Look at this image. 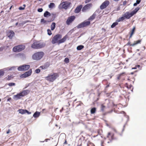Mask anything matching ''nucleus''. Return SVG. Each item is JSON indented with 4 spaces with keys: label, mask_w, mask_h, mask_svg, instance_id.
Returning <instances> with one entry per match:
<instances>
[{
    "label": "nucleus",
    "mask_w": 146,
    "mask_h": 146,
    "mask_svg": "<svg viewBox=\"0 0 146 146\" xmlns=\"http://www.w3.org/2000/svg\"><path fill=\"white\" fill-rule=\"evenodd\" d=\"M62 37V35L60 34H57L54 36L52 38L51 42L52 44H55L57 43L60 44L66 41L67 39L68 38V35H66L60 39Z\"/></svg>",
    "instance_id": "nucleus-1"
},
{
    "label": "nucleus",
    "mask_w": 146,
    "mask_h": 146,
    "mask_svg": "<svg viewBox=\"0 0 146 146\" xmlns=\"http://www.w3.org/2000/svg\"><path fill=\"white\" fill-rule=\"evenodd\" d=\"M59 76L58 74L56 73L53 72L49 74L45 78L46 80L50 82H53Z\"/></svg>",
    "instance_id": "nucleus-2"
},
{
    "label": "nucleus",
    "mask_w": 146,
    "mask_h": 146,
    "mask_svg": "<svg viewBox=\"0 0 146 146\" xmlns=\"http://www.w3.org/2000/svg\"><path fill=\"white\" fill-rule=\"evenodd\" d=\"M44 55V53L42 51H39L34 53L32 56V59L35 60H38L42 59Z\"/></svg>",
    "instance_id": "nucleus-3"
},
{
    "label": "nucleus",
    "mask_w": 146,
    "mask_h": 146,
    "mask_svg": "<svg viewBox=\"0 0 146 146\" xmlns=\"http://www.w3.org/2000/svg\"><path fill=\"white\" fill-rule=\"evenodd\" d=\"M25 46L24 45H19L14 47L13 48V51L15 52H18L24 50Z\"/></svg>",
    "instance_id": "nucleus-4"
},
{
    "label": "nucleus",
    "mask_w": 146,
    "mask_h": 146,
    "mask_svg": "<svg viewBox=\"0 0 146 146\" xmlns=\"http://www.w3.org/2000/svg\"><path fill=\"white\" fill-rule=\"evenodd\" d=\"M45 46V44L44 43H40L36 42H34L31 45V47L34 49H38L42 48Z\"/></svg>",
    "instance_id": "nucleus-5"
},
{
    "label": "nucleus",
    "mask_w": 146,
    "mask_h": 146,
    "mask_svg": "<svg viewBox=\"0 0 146 146\" xmlns=\"http://www.w3.org/2000/svg\"><path fill=\"white\" fill-rule=\"evenodd\" d=\"M65 0H62L60 5L62 8L65 9H67L69 7L71 4V3L68 1H64Z\"/></svg>",
    "instance_id": "nucleus-6"
},
{
    "label": "nucleus",
    "mask_w": 146,
    "mask_h": 146,
    "mask_svg": "<svg viewBox=\"0 0 146 146\" xmlns=\"http://www.w3.org/2000/svg\"><path fill=\"white\" fill-rule=\"evenodd\" d=\"M90 24V21H84L83 22L80 23L77 26V28H80L84 27L89 25Z\"/></svg>",
    "instance_id": "nucleus-7"
},
{
    "label": "nucleus",
    "mask_w": 146,
    "mask_h": 146,
    "mask_svg": "<svg viewBox=\"0 0 146 146\" xmlns=\"http://www.w3.org/2000/svg\"><path fill=\"white\" fill-rule=\"evenodd\" d=\"M30 67V66L28 65H23L20 66L18 68V70L21 71H25L27 70Z\"/></svg>",
    "instance_id": "nucleus-8"
},
{
    "label": "nucleus",
    "mask_w": 146,
    "mask_h": 146,
    "mask_svg": "<svg viewBox=\"0 0 146 146\" xmlns=\"http://www.w3.org/2000/svg\"><path fill=\"white\" fill-rule=\"evenodd\" d=\"M110 2L108 0H106L100 5V8L101 9H103L106 8L109 4Z\"/></svg>",
    "instance_id": "nucleus-9"
},
{
    "label": "nucleus",
    "mask_w": 146,
    "mask_h": 146,
    "mask_svg": "<svg viewBox=\"0 0 146 146\" xmlns=\"http://www.w3.org/2000/svg\"><path fill=\"white\" fill-rule=\"evenodd\" d=\"M75 19V17L74 16H72L68 18L66 21V23L67 25H69L72 22H73Z\"/></svg>",
    "instance_id": "nucleus-10"
},
{
    "label": "nucleus",
    "mask_w": 146,
    "mask_h": 146,
    "mask_svg": "<svg viewBox=\"0 0 146 146\" xmlns=\"http://www.w3.org/2000/svg\"><path fill=\"white\" fill-rule=\"evenodd\" d=\"M92 6L91 3H89L86 4L84 6L82 9V11L83 12H85L87 10L90 8Z\"/></svg>",
    "instance_id": "nucleus-11"
},
{
    "label": "nucleus",
    "mask_w": 146,
    "mask_h": 146,
    "mask_svg": "<svg viewBox=\"0 0 146 146\" xmlns=\"http://www.w3.org/2000/svg\"><path fill=\"white\" fill-rule=\"evenodd\" d=\"M114 134L111 132H109L108 133L107 137L111 141L113 139Z\"/></svg>",
    "instance_id": "nucleus-12"
},
{
    "label": "nucleus",
    "mask_w": 146,
    "mask_h": 146,
    "mask_svg": "<svg viewBox=\"0 0 146 146\" xmlns=\"http://www.w3.org/2000/svg\"><path fill=\"white\" fill-rule=\"evenodd\" d=\"M125 19H130L131 17L133 16L131 13H129V12H127L125 13L123 15Z\"/></svg>",
    "instance_id": "nucleus-13"
},
{
    "label": "nucleus",
    "mask_w": 146,
    "mask_h": 146,
    "mask_svg": "<svg viewBox=\"0 0 146 146\" xmlns=\"http://www.w3.org/2000/svg\"><path fill=\"white\" fill-rule=\"evenodd\" d=\"M32 73V70L30 69L27 72H26L24 74L21 75L22 77L23 78H26L30 76Z\"/></svg>",
    "instance_id": "nucleus-14"
},
{
    "label": "nucleus",
    "mask_w": 146,
    "mask_h": 146,
    "mask_svg": "<svg viewBox=\"0 0 146 146\" xmlns=\"http://www.w3.org/2000/svg\"><path fill=\"white\" fill-rule=\"evenodd\" d=\"M14 35L15 33L12 30L9 31L7 33V36L11 39L12 38Z\"/></svg>",
    "instance_id": "nucleus-15"
},
{
    "label": "nucleus",
    "mask_w": 146,
    "mask_h": 146,
    "mask_svg": "<svg viewBox=\"0 0 146 146\" xmlns=\"http://www.w3.org/2000/svg\"><path fill=\"white\" fill-rule=\"evenodd\" d=\"M82 8V5H80L77 6L74 10V12L75 13H78L81 11V9Z\"/></svg>",
    "instance_id": "nucleus-16"
},
{
    "label": "nucleus",
    "mask_w": 146,
    "mask_h": 146,
    "mask_svg": "<svg viewBox=\"0 0 146 146\" xmlns=\"http://www.w3.org/2000/svg\"><path fill=\"white\" fill-rule=\"evenodd\" d=\"M124 86L126 87L128 89H130L131 91H132L133 88L131 84L126 83L124 84Z\"/></svg>",
    "instance_id": "nucleus-17"
},
{
    "label": "nucleus",
    "mask_w": 146,
    "mask_h": 146,
    "mask_svg": "<svg viewBox=\"0 0 146 146\" xmlns=\"http://www.w3.org/2000/svg\"><path fill=\"white\" fill-rule=\"evenodd\" d=\"M30 92V91L29 90H26L23 91L22 92H21L23 96H26Z\"/></svg>",
    "instance_id": "nucleus-18"
},
{
    "label": "nucleus",
    "mask_w": 146,
    "mask_h": 146,
    "mask_svg": "<svg viewBox=\"0 0 146 146\" xmlns=\"http://www.w3.org/2000/svg\"><path fill=\"white\" fill-rule=\"evenodd\" d=\"M96 14L95 13H94L88 19V20L90 21H92L94 19H95V18L96 17Z\"/></svg>",
    "instance_id": "nucleus-19"
},
{
    "label": "nucleus",
    "mask_w": 146,
    "mask_h": 146,
    "mask_svg": "<svg viewBox=\"0 0 146 146\" xmlns=\"http://www.w3.org/2000/svg\"><path fill=\"white\" fill-rule=\"evenodd\" d=\"M50 64H46L40 67L42 69H46L49 67Z\"/></svg>",
    "instance_id": "nucleus-20"
},
{
    "label": "nucleus",
    "mask_w": 146,
    "mask_h": 146,
    "mask_svg": "<svg viewBox=\"0 0 146 146\" xmlns=\"http://www.w3.org/2000/svg\"><path fill=\"white\" fill-rule=\"evenodd\" d=\"M140 8L139 7H136L133 11H132L131 13L133 16L139 10Z\"/></svg>",
    "instance_id": "nucleus-21"
},
{
    "label": "nucleus",
    "mask_w": 146,
    "mask_h": 146,
    "mask_svg": "<svg viewBox=\"0 0 146 146\" xmlns=\"http://www.w3.org/2000/svg\"><path fill=\"white\" fill-rule=\"evenodd\" d=\"M40 115V112L38 111H36L33 115V117L35 118H37L39 117Z\"/></svg>",
    "instance_id": "nucleus-22"
},
{
    "label": "nucleus",
    "mask_w": 146,
    "mask_h": 146,
    "mask_svg": "<svg viewBox=\"0 0 146 146\" xmlns=\"http://www.w3.org/2000/svg\"><path fill=\"white\" fill-rule=\"evenodd\" d=\"M141 40H139L137 41H135L134 42V43L132 44L131 45L133 46H134L136 45H137L138 44H140L141 42Z\"/></svg>",
    "instance_id": "nucleus-23"
},
{
    "label": "nucleus",
    "mask_w": 146,
    "mask_h": 146,
    "mask_svg": "<svg viewBox=\"0 0 146 146\" xmlns=\"http://www.w3.org/2000/svg\"><path fill=\"white\" fill-rule=\"evenodd\" d=\"M14 96L17 100L20 99L21 98V97L23 96L22 94L21 93H20L19 94H18L16 95H15Z\"/></svg>",
    "instance_id": "nucleus-24"
},
{
    "label": "nucleus",
    "mask_w": 146,
    "mask_h": 146,
    "mask_svg": "<svg viewBox=\"0 0 146 146\" xmlns=\"http://www.w3.org/2000/svg\"><path fill=\"white\" fill-rule=\"evenodd\" d=\"M56 27V23L54 22H53L51 24L50 27L51 30L52 31Z\"/></svg>",
    "instance_id": "nucleus-25"
},
{
    "label": "nucleus",
    "mask_w": 146,
    "mask_h": 146,
    "mask_svg": "<svg viewBox=\"0 0 146 146\" xmlns=\"http://www.w3.org/2000/svg\"><path fill=\"white\" fill-rule=\"evenodd\" d=\"M125 19L124 16L123 15V16L121 17H119L118 19L116 20V21L117 22H120L121 21H123Z\"/></svg>",
    "instance_id": "nucleus-26"
},
{
    "label": "nucleus",
    "mask_w": 146,
    "mask_h": 146,
    "mask_svg": "<svg viewBox=\"0 0 146 146\" xmlns=\"http://www.w3.org/2000/svg\"><path fill=\"white\" fill-rule=\"evenodd\" d=\"M50 13L48 11H46L44 13V16L45 17H47L48 16H50Z\"/></svg>",
    "instance_id": "nucleus-27"
},
{
    "label": "nucleus",
    "mask_w": 146,
    "mask_h": 146,
    "mask_svg": "<svg viewBox=\"0 0 146 146\" xmlns=\"http://www.w3.org/2000/svg\"><path fill=\"white\" fill-rule=\"evenodd\" d=\"M25 110H23L22 109H19L18 111H19V113L23 114L25 113Z\"/></svg>",
    "instance_id": "nucleus-28"
},
{
    "label": "nucleus",
    "mask_w": 146,
    "mask_h": 146,
    "mask_svg": "<svg viewBox=\"0 0 146 146\" xmlns=\"http://www.w3.org/2000/svg\"><path fill=\"white\" fill-rule=\"evenodd\" d=\"M135 27H134L132 29V30H131V32L130 34V35L129 36V38H131L133 34L134 33L135 31Z\"/></svg>",
    "instance_id": "nucleus-29"
},
{
    "label": "nucleus",
    "mask_w": 146,
    "mask_h": 146,
    "mask_svg": "<svg viewBox=\"0 0 146 146\" xmlns=\"http://www.w3.org/2000/svg\"><path fill=\"white\" fill-rule=\"evenodd\" d=\"M96 111V109L95 108H93L91 109L90 110V112L91 114H94L95 113Z\"/></svg>",
    "instance_id": "nucleus-30"
},
{
    "label": "nucleus",
    "mask_w": 146,
    "mask_h": 146,
    "mask_svg": "<svg viewBox=\"0 0 146 146\" xmlns=\"http://www.w3.org/2000/svg\"><path fill=\"white\" fill-rule=\"evenodd\" d=\"M84 48V46L82 45L78 46L77 47V49L78 50H80Z\"/></svg>",
    "instance_id": "nucleus-31"
},
{
    "label": "nucleus",
    "mask_w": 146,
    "mask_h": 146,
    "mask_svg": "<svg viewBox=\"0 0 146 146\" xmlns=\"http://www.w3.org/2000/svg\"><path fill=\"white\" fill-rule=\"evenodd\" d=\"M118 22H116L114 23H113L112 24L111 26V28H113L114 27L116 26L118 24Z\"/></svg>",
    "instance_id": "nucleus-32"
},
{
    "label": "nucleus",
    "mask_w": 146,
    "mask_h": 146,
    "mask_svg": "<svg viewBox=\"0 0 146 146\" xmlns=\"http://www.w3.org/2000/svg\"><path fill=\"white\" fill-rule=\"evenodd\" d=\"M13 78V76L12 75L9 76L8 75L6 78V79L8 80H10L12 79Z\"/></svg>",
    "instance_id": "nucleus-33"
},
{
    "label": "nucleus",
    "mask_w": 146,
    "mask_h": 146,
    "mask_svg": "<svg viewBox=\"0 0 146 146\" xmlns=\"http://www.w3.org/2000/svg\"><path fill=\"white\" fill-rule=\"evenodd\" d=\"M55 6V4L54 3H51L49 5V7L50 8H52Z\"/></svg>",
    "instance_id": "nucleus-34"
},
{
    "label": "nucleus",
    "mask_w": 146,
    "mask_h": 146,
    "mask_svg": "<svg viewBox=\"0 0 146 146\" xmlns=\"http://www.w3.org/2000/svg\"><path fill=\"white\" fill-rule=\"evenodd\" d=\"M105 106L104 105V104H102L101 105V110L102 111H104V110L105 108Z\"/></svg>",
    "instance_id": "nucleus-35"
},
{
    "label": "nucleus",
    "mask_w": 146,
    "mask_h": 146,
    "mask_svg": "<svg viewBox=\"0 0 146 146\" xmlns=\"http://www.w3.org/2000/svg\"><path fill=\"white\" fill-rule=\"evenodd\" d=\"M125 73H122L120 74H119L117 77V79L118 80H119L121 78V76L123 75V74H124Z\"/></svg>",
    "instance_id": "nucleus-36"
},
{
    "label": "nucleus",
    "mask_w": 146,
    "mask_h": 146,
    "mask_svg": "<svg viewBox=\"0 0 146 146\" xmlns=\"http://www.w3.org/2000/svg\"><path fill=\"white\" fill-rule=\"evenodd\" d=\"M7 85L9 86H15V84L14 83L11 82L8 84Z\"/></svg>",
    "instance_id": "nucleus-37"
},
{
    "label": "nucleus",
    "mask_w": 146,
    "mask_h": 146,
    "mask_svg": "<svg viewBox=\"0 0 146 146\" xmlns=\"http://www.w3.org/2000/svg\"><path fill=\"white\" fill-rule=\"evenodd\" d=\"M87 146H95L94 144L92 143L89 142L87 143Z\"/></svg>",
    "instance_id": "nucleus-38"
},
{
    "label": "nucleus",
    "mask_w": 146,
    "mask_h": 146,
    "mask_svg": "<svg viewBox=\"0 0 146 146\" xmlns=\"http://www.w3.org/2000/svg\"><path fill=\"white\" fill-rule=\"evenodd\" d=\"M64 61L66 63H68L69 62V60L68 58H65Z\"/></svg>",
    "instance_id": "nucleus-39"
},
{
    "label": "nucleus",
    "mask_w": 146,
    "mask_h": 146,
    "mask_svg": "<svg viewBox=\"0 0 146 146\" xmlns=\"http://www.w3.org/2000/svg\"><path fill=\"white\" fill-rule=\"evenodd\" d=\"M48 34L49 35H50L52 34L51 31L50 29H48L47 30Z\"/></svg>",
    "instance_id": "nucleus-40"
},
{
    "label": "nucleus",
    "mask_w": 146,
    "mask_h": 146,
    "mask_svg": "<svg viewBox=\"0 0 146 146\" xmlns=\"http://www.w3.org/2000/svg\"><path fill=\"white\" fill-rule=\"evenodd\" d=\"M47 21L44 20V19H42L41 20V22L43 23H46Z\"/></svg>",
    "instance_id": "nucleus-41"
},
{
    "label": "nucleus",
    "mask_w": 146,
    "mask_h": 146,
    "mask_svg": "<svg viewBox=\"0 0 146 146\" xmlns=\"http://www.w3.org/2000/svg\"><path fill=\"white\" fill-rule=\"evenodd\" d=\"M35 72L36 73H38L40 72V70L39 69H37L35 70Z\"/></svg>",
    "instance_id": "nucleus-42"
},
{
    "label": "nucleus",
    "mask_w": 146,
    "mask_h": 146,
    "mask_svg": "<svg viewBox=\"0 0 146 146\" xmlns=\"http://www.w3.org/2000/svg\"><path fill=\"white\" fill-rule=\"evenodd\" d=\"M27 113L28 114H30L31 113V112L27 110H25V113Z\"/></svg>",
    "instance_id": "nucleus-43"
},
{
    "label": "nucleus",
    "mask_w": 146,
    "mask_h": 146,
    "mask_svg": "<svg viewBox=\"0 0 146 146\" xmlns=\"http://www.w3.org/2000/svg\"><path fill=\"white\" fill-rule=\"evenodd\" d=\"M43 11V9L42 8H39L38 9V12H42Z\"/></svg>",
    "instance_id": "nucleus-44"
},
{
    "label": "nucleus",
    "mask_w": 146,
    "mask_h": 146,
    "mask_svg": "<svg viewBox=\"0 0 146 146\" xmlns=\"http://www.w3.org/2000/svg\"><path fill=\"white\" fill-rule=\"evenodd\" d=\"M131 45H132V44H131V42L130 41H129L126 44V45H129L130 46H133Z\"/></svg>",
    "instance_id": "nucleus-45"
},
{
    "label": "nucleus",
    "mask_w": 146,
    "mask_h": 146,
    "mask_svg": "<svg viewBox=\"0 0 146 146\" xmlns=\"http://www.w3.org/2000/svg\"><path fill=\"white\" fill-rule=\"evenodd\" d=\"M127 3V1H125L123 2V5L124 6Z\"/></svg>",
    "instance_id": "nucleus-46"
},
{
    "label": "nucleus",
    "mask_w": 146,
    "mask_h": 146,
    "mask_svg": "<svg viewBox=\"0 0 146 146\" xmlns=\"http://www.w3.org/2000/svg\"><path fill=\"white\" fill-rule=\"evenodd\" d=\"M141 0H137L136 1V3H137L138 4H139L140 2H141Z\"/></svg>",
    "instance_id": "nucleus-47"
},
{
    "label": "nucleus",
    "mask_w": 146,
    "mask_h": 146,
    "mask_svg": "<svg viewBox=\"0 0 146 146\" xmlns=\"http://www.w3.org/2000/svg\"><path fill=\"white\" fill-rule=\"evenodd\" d=\"M19 9L20 10H23L24 9V8L22 7H19Z\"/></svg>",
    "instance_id": "nucleus-48"
},
{
    "label": "nucleus",
    "mask_w": 146,
    "mask_h": 146,
    "mask_svg": "<svg viewBox=\"0 0 146 146\" xmlns=\"http://www.w3.org/2000/svg\"><path fill=\"white\" fill-rule=\"evenodd\" d=\"M10 129H9L6 132V133L7 134H8L10 132Z\"/></svg>",
    "instance_id": "nucleus-49"
},
{
    "label": "nucleus",
    "mask_w": 146,
    "mask_h": 146,
    "mask_svg": "<svg viewBox=\"0 0 146 146\" xmlns=\"http://www.w3.org/2000/svg\"><path fill=\"white\" fill-rule=\"evenodd\" d=\"M137 3H135L133 4V6H136L137 5Z\"/></svg>",
    "instance_id": "nucleus-50"
},
{
    "label": "nucleus",
    "mask_w": 146,
    "mask_h": 146,
    "mask_svg": "<svg viewBox=\"0 0 146 146\" xmlns=\"http://www.w3.org/2000/svg\"><path fill=\"white\" fill-rule=\"evenodd\" d=\"M102 30L103 31H104V32H105L106 31V30L104 28H102Z\"/></svg>",
    "instance_id": "nucleus-51"
},
{
    "label": "nucleus",
    "mask_w": 146,
    "mask_h": 146,
    "mask_svg": "<svg viewBox=\"0 0 146 146\" xmlns=\"http://www.w3.org/2000/svg\"><path fill=\"white\" fill-rule=\"evenodd\" d=\"M50 139H45V141H46V142H47L48 141V140H49Z\"/></svg>",
    "instance_id": "nucleus-52"
},
{
    "label": "nucleus",
    "mask_w": 146,
    "mask_h": 146,
    "mask_svg": "<svg viewBox=\"0 0 146 146\" xmlns=\"http://www.w3.org/2000/svg\"><path fill=\"white\" fill-rule=\"evenodd\" d=\"M89 1H88L87 0H86L85 1V3H87L89 2Z\"/></svg>",
    "instance_id": "nucleus-53"
},
{
    "label": "nucleus",
    "mask_w": 146,
    "mask_h": 146,
    "mask_svg": "<svg viewBox=\"0 0 146 146\" xmlns=\"http://www.w3.org/2000/svg\"><path fill=\"white\" fill-rule=\"evenodd\" d=\"M46 110V109H43L42 110V112H44V111L45 110Z\"/></svg>",
    "instance_id": "nucleus-54"
},
{
    "label": "nucleus",
    "mask_w": 146,
    "mask_h": 146,
    "mask_svg": "<svg viewBox=\"0 0 146 146\" xmlns=\"http://www.w3.org/2000/svg\"><path fill=\"white\" fill-rule=\"evenodd\" d=\"M100 130H98V131H97L98 133L99 134H100Z\"/></svg>",
    "instance_id": "nucleus-55"
},
{
    "label": "nucleus",
    "mask_w": 146,
    "mask_h": 146,
    "mask_svg": "<svg viewBox=\"0 0 146 146\" xmlns=\"http://www.w3.org/2000/svg\"><path fill=\"white\" fill-rule=\"evenodd\" d=\"M109 86V85H108L107 86H106V88H107Z\"/></svg>",
    "instance_id": "nucleus-56"
},
{
    "label": "nucleus",
    "mask_w": 146,
    "mask_h": 146,
    "mask_svg": "<svg viewBox=\"0 0 146 146\" xmlns=\"http://www.w3.org/2000/svg\"><path fill=\"white\" fill-rule=\"evenodd\" d=\"M18 24V22H17V23H16V25H17Z\"/></svg>",
    "instance_id": "nucleus-57"
},
{
    "label": "nucleus",
    "mask_w": 146,
    "mask_h": 146,
    "mask_svg": "<svg viewBox=\"0 0 146 146\" xmlns=\"http://www.w3.org/2000/svg\"><path fill=\"white\" fill-rule=\"evenodd\" d=\"M12 6H11V7L10 8V9H11V7H12Z\"/></svg>",
    "instance_id": "nucleus-58"
},
{
    "label": "nucleus",
    "mask_w": 146,
    "mask_h": 146,
    "mask_svg": "<svg viewBox=\"0 0 146 146\" xmlns=\"http://www.w3.org/2000/svg\"><path fill=\"white\" fill-rule=\"evenodd\" d=\"M66 143V141L64 143Z\"/></svg>",
    "instance_id": "nucleus-59"
},
{
    "label": "nucleus",
    "mask_w": 146,
    "mask_h": 146,
    "mask_svg": "<svg viewBox=\"0 0 146 146\" xmlns=\"http://www.w3.org/2000/svg\"><path fill=\"white\" fill-rule=\"evenodd\" d=\"M138 66H139V67L140 66L139 65H138Z\"/></svg>",
    "instance_id": "nucleus-60"
},
{
    "label": "nucleus",
    "mask_w": 146,
    "mask_h": 146,
    "mask_svg": "<svg viewBox=\"0 0 146 146\" xmlns=\"http://www.w3.org/2000/svg\"><path fill=\"white\" fill-rule=\"evenodd\" d=\"M1 101V99L0 98V102Z\"/></svg>",
    "instance_id": "nucleus-61"
},
{
    "label": "nucleus",
    "mask_w": 146,
    "mask_h": 146,
    "mask_svg": "<svg viewBox=\"0 0 146 146\" xmlns=\"http://www.w3.org/2000/svg\"><path fill=\"white\" fill-rule=\"evenodd\" d=\"M1 75V73H0V76Z\"/></svg>",
    "instance_id": "nucleus-62"
},
{
    "label": "nucleus",
    "mask_w": 146,
    "mask_h": 146,
    "mask_svg": "<svg viewBox=\"0 0 146 146\" xmlns=\"http://www.w3.org/2000/svg\"><path fill=\"white\" fill-rule=\"evenodd\" d=\"M109 143V142L108 141V143Z\"/></svg>",
    "instance_id": "nucleus-63"
}]
</instances>
